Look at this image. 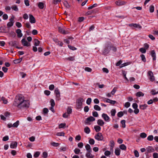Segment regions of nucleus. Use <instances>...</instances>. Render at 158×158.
Segmentation results:
<instances>
[{
	"mask_svg": "<svg viewBox=\"0 0 158 158\" xmlns=\"http://www.w3.org/2000/svg\"><path fill=\"white\" fill-rule=\"evenodd\" d=\"M22 60V58H21L17 59V60H15L14 61V62L15 64H17L18 63H20L21 62Z\"/></svg>",
	"mask_w": 158,
	"mask_h": 158,
	"instance_id": "cd10ccee",
	"label": "nucleus"
},
{
	"mask_svg": "<svg viewBox=\"0 0 158 158\" xmlns=\"http://www.w3.org/2000/svg\"><path fill=\"white\" fill-rule=\"evenodd\" d=\"M85 70L88 72H91L92 71V69L89 67H85Z\"/></svg>",
	"mask_w": 158,
	"mask_h": 158,
	"instance_id": "69168bd1",
	"label": "nucleus"
},
{
	"mask_svg": "<svg viewBox=\"0 0 158 158\" xmlns=\"http://www.w3.org/2000/svg\"><path fill=\"white\" fill-rule=\"evenodd\" d=\"M85 148L89 152H92V149L91 148L90 145L89 144H87L85 146Z\"/></svg>",
	"mask_w": 158,
	"mask_h": 158,
	"instance_id": "aec40b11",
	"label": "nucleus"
},
{
	"mask_svg": "<svg viewBox=\"0 0 158 158\" xmlns=\"http://www.w3.org/2000/svg\"><path fill=\"white\" fill-rule=\"evenodd\" d=\"M129 25L131 27L133 26L135 27L138 28L140 29H141L142 28V27L140 25L136 23H132L129 24Z\"/></svg>",
	"mask_w": 158,
	"mask_h": 158,
	"instance_id": "dca6fc26",
	"label": "nucleus"
},
{
	"mask_svg": "<svg viewBox=\"0 0 158 158\" xmlns=\"http://www.w3.org/2000/svg\"><path fill=\"white\" fill-rule=\"evenodd\" d=\"M66 125L65 123H62L60 124L59 126V128H64Z\"/></svg>",
	"mask_w": 158,
	"mask_h": 158,
	"instance_id": "3c124183",
	"label": "nucleus"
},
{
	"mask_svg": "<svg viewBox=\"0 0 158 158\" xmlns=\"http://www.w3.org/2000/svg\"><path fill=\"white\" fill-rule=\"evenodd\" d=\"M9 45L12 47H15L16 44V41H11L8 43Z\"/></svg>",
	"mask_w": 158,
	"mask_h": 158,
	"instance_id": "6ab92c4d",
	"label": "nucleus"
},
{
	"mask_svg": "<svg viewBox=\"0 0 158 158\" xmlns=\"http://www.w3.org/2000/svg\"><path fill=\"white\" fill-rule=\"evenodd\" d=\"M110 152L108 151H106L104 153V154L105 155V156H109L110 155Z\"/></svg>",
	"mask_w": 158,
	"mask_h": 158,
	"instance_id": "4d7b16f0",
	"label": "nucleus"
},
{
	"mask_svg": "<svg viewBox=\"0 0 158 158\" xmlns=\"http://www.w3.org/2000/svg\"><path fill=\"white\" fill-rule=\"evenodd\" d=\"M112 44L109 43L107 44L106 46L105 49L102 52V53L103 55H106L108 54L111 50V48Z\"/></svg>",
	"mask_w": 158,
	"mask_h": 158,
	"instance_id": "f03ea898",
	"label": "nucleus"
},
{
	"mask_svg": "<svg viewBox=\"0 0 158 158\" xmlns=\"http://www.w3.org/2000/svg\"><path fill=\"white\" fill-rule=\"evenodd\" d=\"M120 148L122 150H126V146L124 144H122L120 145Z\"/></svg>",
	"mask_w": 158,
	"mask_h": 158,
	"instance_id": "2f4dec72",
	"label": "nucleus"
},
{
	"mask_svg": "<svg viewBox=\"0 0 158 158\" xmlns=\"http://www.w3.org/2000/svg\"><path fill=\"white\" fill-rule=\"evenodd\" d=\"M16 26L18 27H20L22 26V24L20 22H16L15 23Z\"/></svg>",
	"mask_w": 158,
	"mask_h": 158,
	"instance_id": "338daca9",
	"label": "nucleus"
},
{
	"mask_svg": "<svg viewBox=\"0 0 158 158\" xmlns=\"http://www.w3.org/2000/svg\"><path fill=\"white\" fill-rule=\"evenodd\" d=\"M91 102V99L90 98H88L86 101V103L88 105H90Z\"/></svg>",
	"mask_w": 158,
	"mask_h": 158,
	"instance_id": "e2e57ef3",
	"label": "nucleus"
},
{
	"mask_svg": "<svg viewBox=\"0 0 158 158\" xmlns=\"http://www.w3.org/2000/svg\"><path fill=\"white\" fill-rule=\"evenodd\" d=\"M120 150L118 148H117L115 150V153L116 156H119L120 155Z\"/></svg>",
	"mask_w": 158,
	"mask_h": 158,
	"instance_id": "4be33fe9",
	"label": "nucleus"
},
{
	"mask_svg": "<svg viewBox=\"0 0 158 158\" xmlns=\"http://www.w3.org/2000/svg\"><path fill=\"white\" fill-rule=\"evenodd\" d=\"M147 134L144 132H143L140 134V137L141 138H144L147 137Z\"/></svg>",
	"mask_w": 158,
	"mask_h": 158,
	"instance_id": "4c0bfd02",
	"label": "nucleus"
},
{
	"mask_svg": "<svg viewBox=\"0 0 158 158\" xmlns=\"http://www.w3.org/2000/svg\"><path fill=\"white\" fill-rule=\"evenodd\" d=\"M116 112V111L115 109H113L111 111V115L112 116H115V113Z\"/></svg>",
	"mask_w": 158,
	"mask_h": 158,
	"instance_id": "e433bc0d",
	"label": "nucleus"
},
{
	"mask_svg": "<svg viewBox=\"0 0 158 158\" xmlns=\"http://www.w3.org/2000/svg\"><path fill=\"white\" fill-rule=\"evenodd\" d=\"M148 75L150 76L149 79L151 81H153L155 80L154 77L153 76V73L151 71L148 72Z\"/></svg>",
	"mask_w": 158,
	"mask_h": 158,
	"instance_id": "423d86ee",
	"label": "nucleus"
},
{
	"mask_svg": "<svg viewBox=\"0 0 158 158\" xmlns=\"http://www.w3.org/2000/svg\"><path fill=\"white\" fill-rule=\"evenodd\" d=\"M58 31L60 33L64 34H66L69 33V32L68 31H65L64 29L60 27L58 28Z\"/></svg>",
	"mask_w": 158,
	"mask_h": 158,
	"instance_id": "9b49d317",
	"label": "nucleus"
},
{
	"mask_svg": "<svg viewBox=\"0 0 158 158\" xmlns=\"http://www.w3.org/2000/svg\"><path fill=\"white\" fill-rule=\"evenodd\" d=\"M77 146L79 148H82L83 146V144L82 142H80L78 143Z\"/></svg>",
	"mask_w": 158,
	"mask_h": 158,
	"instance_id": "bf43d9fd",
	"label": "nucleus"
},
{
	"mask_svg": "<svg viewBox=\"0 0 158 158\" xmlns=\"http://www.w3.org/2000/svg\"><path fill=\"white\" fill-rule=\"evenodd\" d=\"M24 99V97L22 95L20 94L16 96L13 102V105L17 107L20 106L21 104L23 101Z\"/></svg>",
	"mask_w": 158,
	"mask_h": 158,
	"instance_id": "f257e3e1",
	"label": "nucleus"
},
{
	"mask_svg": "<svg viewBox=\"0 0 158 158\" xmlns=\"http://www.w3.org/2000/svg\"><path fill=\"white\" fill-rule=\"evenodd\" d=\"M84 131L86 134H88L89 133L90 130L88 127H86L84 128Z\"/></svg>",
	"mask_w": 158,
	"mask_h": 158,
	"instance_id": "7c9ffc66",
	"label": "nucleus"
},
{
	"mask_svg": "<svg viewBox=\"0 0 158 158\" xmlns=\"http://www.w3.org/2000/svg\"><path fill=\"white\" fill-rule=\"evenodd\" d=\"M121 123L122 124V127L123 128H124L126 127V121L125 120H123L121 121Z\"/></svg>",
	"mask_w": 158,
	"mask_h": 158,
	"instance_id": "c9c22d12",
	"label": "nucleus"
},
{
	"mask_svg": "<svg viewBox=\"0 0 158 158\" xmlns=\"http://www.w3.org/2000/svg\"><path fill=\"white\" fill-rule=\"evenodd\" d=\"M17 145V143L16 142H12L10 144V147L11 148H16Z\"/></svg>",
	"mask_w": 158,
	"mask_h": 158,
	"instance_id": "f3484780",
	"label": "nucleus"
},
{
	"mask_svg": "<svg viewBox=\"0 0 158 158\" xmlns=\"http://www.w3.org/2000/svg\"><path fill=\"white\" fill-rule=\"evenodd\" d=\"M43 157L44 158H46L48 157V153L46 152H44L43 153Z\"/></svg>",
	"mask_w": 158,
	"mask_h": 158,
	"instance_id": "0e129e2a",
	"label": "nucleus"
},
{
	"mask_svg": "<svg viewBox=\"0 0 158 158\" xmlns=\"http://www.w3.org/2000/svg\"><path fill=\"white\" fill-rule=\"evenodd\" d=\"M95 120V118L92 116H90L87 118L85 120V123L88 124L89 122L94 121Z\"/></svg>",
	"mask_w": 158,
	"mask_h": 158,
	"instance_id": "9d476101",
	"label": "nucleus"
},
{
	"mask_svg": "<svg viewBox=\"0 0 158 158\" xmlns=\"http://www.w3.org/2000/svg\"><path fill=\"white\" fill-rule=\"evenodd\" d=\"M148 105L146 104H144L143 105H140L139 106V108L140 109L144 110L146 109V108L147 107Z\"/></svg>",
	"mask_w": 158,
	"mask_h": 158,
	"instance_id": "393cba45",
	"label": "nucleus"
},
{
	"mask_svg": "<svg viewBox=\"0 0 158 158\" xmlns=\"http://www.w3.org/2000/svg\"><path fill=\"white\" fill-rule=\"evenodd\" d=\"M122 73L123 75V76L124 78V79L127 80V81H128V80L127 78L126 77V72L124 70L122 71Z\"/></svg>",
	"mask_w": 158,
	"mask_h": 158,
	"instance_id": "ea45409f",
	"label": "nucleus"
},
{
	"mask_svg": "<svg viewBox=\"0 0 158 158\" xmlns=\"http://www.w3.org/2000/svg\"><path fill=\"white\" fill-rule=\"evenodd\" d=\"M123 115V112L120 111L118 113L117 116L118 117H121Z\"/></svg>",
	"mask_w": 158,
	"mask_h": 158,
	"instance_id": "8fccbe9b",
	"label": "nucleus"
},
{
	"mask_svg": "<svg viewBox=\"0 0 158 158\" xmlns=\"http://www.w3.org/2000/svg\"><path fill=\"white\" fill-rule=\"evenodd\" d=\"M151 54L152 57H153V60H156V54L154 50H153L151 51Z\"/></svg>",
	"mask_w": 158,
	"mask_h": 158,
	"instance_id": "2eb2a0df",
	"label": "nucleus"
},
{
	"mask_svg": "<svg viewBox=\"0 0 158 158\" xmlns=\"http://www.w3.org/2000/svg\"><path fill=\"white\" fill-rule=\"evenodd\" d=\"M85 156L86 157L88 158H93L94 157V156L92 155L90 153V152H88L86 153Z\"/></svg>",
	"mask_w": 158,
	"mask_h": 158,
	"instance_id": "b1692460",
	"label": "nucleus"
},
{
	"mask_svg": "<svg viewBox=\"0 0 158 158\" xmlns=\"http://www.w3.org/2000/svg\"><path fill=\"white\" fill-rule=\"evenodd\" d=\"M94 138L98 141H102L103 139L102 135L101 133H98L96 134L95 135Z\"/></svg>",
	"mask_w": 158,
	"mask_h": 158,
	"instance_id": "39448f33",
	"label": "nucleus"
},
{
	"mask_svg": "<svg viewBox=\"0 0 158 158\" xmlns=\"http://www.w3.org/2000/svg\"><path fill=\"white\" fill-rule=\"evenodd\" d=\"M146 149L148 153L153 152L155 151V149L152 146H148Z\"/></svg>",
	"mask_w": 158,
	"mask_h": 158,
	"instance_id": "ddd939ff",
	"label": "nucleus"
},
{
	"mask_svg": "<svg viewBox=\"0 0 158 158\" xmlns=\"http://www.w3.org/2000/svg\"><path fill=\"white\" fill-rule=\"evenodd\" d=\"M98 124L100 126H102L104 124V121L101 119H98L97 121Z\"/></svg>",
	"mask_w": 158,
	"mask_h": 158,
	"instance_id": "412c9836",
	"label": "nucleus"
},
{
	"mask_svg": "<svg viewBox=\"0 0 158 158\" xmlns=\"http://www.w3.org/2000/svg\"><path fill=\"white\" fill-rule=\"evenodd\" d=\"M94 108L97 110L100 111L101 110L100 107L97 105H95L94 106Z\"/></svg>",
	"mask_w": 158,
	"mask_h": 158,
	"instance_id": "f704fd0d",
	"label": "nucleus"
},
{
	"mask_svg": "<svg viewBox=\"0 0 158 158\" xmlns=\"http://www.w3.org/2000/svg\"><path fill=\"white\" fill-rule=\"evenodd\" d=\"M140 56L142 60L144 62H145L146 61V59L144 55L143 54H142Z\"/></svg>",
	"mask_w": 158,
	"mask_h": 158,
	"instance_id": "864d4df0",
	"label": "nucleus"
},
{
	"mask_svg": "<svg viewBox=\"0 0 158 158\" xmlns=\"http://www.w3.org/2000/svg\"><path fill=\"white\" fill-rule=\"evenodd\" d=\"M51 145L54 147H57L59 145V144L58 143L53 142L51 143Z\"/></svg>",
	"mask_w": 158,
	"mask_h": 158,
	"instance_id": "603ef678",
	"label": "nucleus"
},
{
	"mask_svg": "<svg viewBox=\"0 0 158 158\" xmlns=\"http://www.w3.org/2000/svg\"><path fill=\"white\" fill-rule=\"evenodd\" d=\"M14 22H9V23H8L7 24V27L8 28H10L13 25Z\"/></svg>",
	"mask_w": 158,
	"mask_h": 158,
	"instance_id": "58836bf2",
	"label": "nucleus"
},
{
	"mask_svg": "<svg viewBox=\"0 0 158 158\" xmlns=\"http://www.w3.org/2000/svg\"><path fill=\"white\" fill-rule=\"evenodd\" d=\"M89 143L91 145H93L94 144L95 141L94 140L92 139H90L89 141Z\"/></svg>",
	"mask_w": 158,
	"mask_h": 158,
	"instance_id": "79ce46f5",
	"label": "nucleus"
},
{
	"mask_svg": "<svg viewBox=\"0 0 158 158\" xmlns=\"http://www.w3.org/2000/svg\"><path fill=\"white\" fill-rule=\"evenodd\" d=\"M94 10H92L89 11L86 13V15H91L92 14H93V13H94Z\"/></svg>",
	"mask_w": 158,
	"mask_h": 158,
	"instance_id": "c03bdc74",
	"label": "nucleus"
},
{
	"mask_svg": "<svg viewBox=\"0 0 158 158\" xmlns=\"http://www.w3.org/2000/svg\"><path fill=\"white\" fill-rule=\"evenodd\" d=\"M64 6L67 8H69L70 7V6L67 1H64Z\"/></svg>",
	"mask_w": 158,
	"mask_h": 158,
	"instance_id": "a19ab883",
	"label": "nucleus"
},
{
	"mask_svg": "<svg viewBox=\"0 0 158 158\" xmlns=\"http://www.w3.org/2000/svg\"><path fill=\"white\" fill-rule=\"evenodd\" d=\"M21 42L22 44L24 46L29 47L31 46L30 44L28 43L25 39H23Z\"/></svg>",
	"mask_w": 158,
	"mask_h": 158,
	"instance_id": "1a4fd4ad",
	"label": "nucleus"
},
{
	"mask_svg": "<svg viewBox=\"0 0 158 158\" xmlns=\"http://www.w3.org/2000/svg\"><path fill=\"white\" fill-rule=\"evenodd\" d=\"M19 124V121H17L15 123H14L12 125V127H17Z\"/></svg>",
	"mask_w": 158,
	"mask_h": 158,
	"instance_id": "72a5a7b5",
	"label": "nucleus"
},
{
	"mask_svg": "<svg viewBox=\"0 0 158 158\" xmlns=\"http://www.w3.org/2000/svg\"><path fill=\"white\" fill-rule=\"evenodd\" d=\"M94 128L96 132H99L101 129V127L98 126H94Z\"/></svg>",
	"mask_w": 158,
	"mask_h": 158,
	"instance_id": "c85d7f7f",
	"label": "nucleus"
},
{
	"mask_svg": "<svg viewBox=\"0 0 158 158\" xmlns=\"http://www.w3.org/2000/svg\"><path fill=\"white\" fill-rule=\"evenodd\" d=\"M154 7L153 6H152V5L150 6V11L151 13H152V12H153V11H154Z\"/></svg>",
	"mask_w": 158,
	"mask_h": 158,
	"instance_id": "5fc2aeb1",
	"label": "nucleus"
},
{
	"mask_svg": "<svg viewBox=\"0 0 158 158\" xmlns=\"http://www.w3.org/2000/svg\"><path fill=\"white\" fill-rule=\"evenodd\" d=\"M29 20L31 23H35L36 22L35 18L32 15H29Z\"/></svg>",
	"mask_w": 158,
	"mask_h": 158,
	"instance_id": "f8f14e48",
	"label": "nucleus"
},
{
	"mask_svg": "<svg viewBox=\"0 0 158 158\" xmlns=\"http://www.w3.org/2000/svg\"><path fill=\"white\" fill-rule=\"evenodd\" d=\"M139 51L143 53H144L146 52V50L145 48H141L139 49Z\"/></svg>",
	"mask_w": 158,
	"mask_h": 158,
	"instance_id": "37998d69",
	"label": "nucleus"
},
{
	"mask_svg": "<svg viewBox=\"0 0 158 158\" xmlns=\"http://www.w3.org/2000/svg\"><path fill=\"white\" fill-rule=\"evenodd\" d=\"M129 63L128 62L122 64L120 66V68H122L124 66H125L128 65L129 64Z\"/></svg>",
	"mask_w": 158,
	"mask_h": 158,
	"instance_id": "13d9d810",
	"label": "nucleus"
},
{
	"mask_svg": "<svg viewBox=\"0 0 158 158\" xmlns=\"http://www.w3.org/2000/svg\"><path fill=\"white\" fill-rule=\"evenodd\" d=\"M102 117L106 122H108L110 121V118L105 113L102 114Z\"/></svg>",
	"mask_w": 158,
	"mask_h": 158,
	"instance_id": "6e6552de",
	"label": "nucleus"
},
{
	"mask_svg": "<svg viewBox=\"0 0 158 158\" xmlns=\"http://www.w3.org/2000/svg\"><path fill=\"white\" fill-rule=\"evenodd\" d=\"M93 115L94 117H98V112L96 111H94L93 112Z\"/></svg>",
	"mask_w": 158,
	"mask_h": 158,
	"instance_id": "6e6d98bb",
	"label": "nucleus"
},
{
	"mask_svg": "<svg viewBox=\"0 0 158 158\" xmlns=\"http://www.w3.org/2000/svg\"><path fill=\"white\" fill-rule=\"evenodd\" d=\"M34 40H35V43L34 44V45L35 46H39L40 43V41L39 40L37 39H35Z\"/></svg>",
	"mask_w": 158,
	"mask_h": 158,
	"instance_id": "bb28decb",
	"label": "nucleus"
},
{
	"mask_svg": "<svg viewBox=\"0 0 158 158\" xmlns=\"http://www.w3.org/2000/svg\"><path fill=\"white\" fill-rule=\"evenodd\" d=\"M56 135L58 136H64V133L63 132H57Z\"/></svg>",
	"mask_w": 158,
	"mask_h": 158,
	"instance_id": "09e8293b",
	"label": "nucleus"
},
{
	"mask_svg": "<svg viewBox=\"0 0 158 158\" xmlns=\"http://www.w3.org/2000/svg\"><path fill=\"white\" fill-rule=\"evenodd\" d=\"M153 158H158V153L156 152H154L153 154Z\"/></svg>",
	"mask_w": 158,
	"mask_h": 158,
	"instance_id": "774afa93",
	"label": "nucleus"
},
{
	"mask_svg": "<svg viewBox=\"0 0 158 158\" xmlns=\"http://www.w3.org/2000/svg\"><path fill=\"white\" fill-rule=\"evenodd\" d=\"M11 8L12 10H14L16 11H17L19 10V9H18V8L17 6L15 5H12L11 6Z\"/></svg>",
	"mask_w": 158,
	"mask_h": 158,
	"instance_id": "a878e982",
	"label": "nucleus"
},
{
	"mask_svg": "<svg viewBox=\"0 0 158 158\" xmlns=\"http://www.w3.org/2000/svg\"><path fill=\"white\" fill-rule=\"evenodd\" d=\"M80 152V149L77 148H76L74 150V152L76 154H79Z\"/></svg>",
	"mask_w": 158,
	"mask_h": 158,
	"instance_id": "a18cd8bd",
	"label": "nucleus"
},
{
	"mask_svg": "<svg viewBox=\"0 0 158 158\" xmlns=\"http://www.w3.org/2000/svg\"><path fill=\"white\" fill-rule=\"evenodd\" d=\"M39 7L40 9H43L44 7V4L42 2H40L38 4Z\"/></svg>",
	"mask_w": 158,
	"mask_h": 158,
	"instance_id": "c756f323",
	"label": "nucleus"
},
{
	"mask_svg": "<svg viewBox=\"0 0 158 158\" xmlns=\"http://www.w3.org/2000/svg\"><path fill=\"white\" fill-rule=\"evenodd\" d=\"M72 109L70 107H68L67 109V114L69 115V114L72 113Z\"/></svg>",
	"mask_w": 158,
	"mask_h": 158,
	"instance_id": "473e14b6",
	"label": "nucleus"
},
{
	"mask_svg": "<svg viewBox=\"0 0 158 158\" xmlns=\"http://www.w3.org/2000/svg\"><path fill=\"white\" fill-rule=\"evenodd\" d=\"M40 154V152H37L35 153L34 156L35 157H37L39 156Z\"/></svg>",
	"mask_w": 158,
	"mask_h": 158,
	"instance_id": "680f3d73",
	"label": "nucleus"
},
{
	"mask_svg": "<svg viewBox=\"0 0 158 158\" xmlns=\"http://www.w3.org/2000/svg\"><path fill=\"white\" fill-rule=\"evenodd\" d=\"M50 102L51 106L54 107L55 105V103L53 99H51L50 101Z\"/></svg>",
	"mask_w": 158,
	"mask_h": 158,
	"instance_id": "49530a36",
	"label": "nucleus"
},
{
	"mask_svg": "<svg viewBox=\"0 0 158 158\" xmlns=\"http://www.w3.org/2000/svg\"><path fill=\"white\" fill-rule=\"evenodd\" d=\"M84 101L83 98H79L77 100L76 106L77 109H80L82 108L83 102Z\"/></svg>",
	"mask_w": 158,
	"mask_h": 158,
	"instance_id": "7ed1b4c3",
	"label": "nucleus"
},
{
	"mask_svg": "<svg viewBox=\"0 0 158 158\" xmlns=\"http://www.w3.org/2000/svg\"><path fill=\"white\" fill-rule=\"evenodd\" d=\"M134 153L135 155V156L136 157H138L139 156V153L137 151V150H135L134 151Z\"/></svg>",
	"mask_w": 158,
	"mask_h": 158,
	"instance_id": "052dcab7",
	"label": "nucleus"
},
{
	"mask_svg": "<svg viewBox=\"0 0 158 158\" xmlns=\"http://www.w3.org/2000/svg\"><path fill=\"white\" fill-rule=\"evenodd\" d=\"M136 95L137 97H140V96H143L144 95V94L141 91H139L136 93L135 94Z\"/></svg>",
	"mask_w": 158,
	"mask_h": 158,
	"instance_id": "5701e85b",
	"label": "nucleus"
},
{
	"mask_svg": "<svg viewBox=\"0 0 158 158\" xmlns=\"http://www.w3.org/2000/svg\"><path fill=\"white\" fill-rule=\"evenodd\" d=\"M16 32L17 34V36L19 38H20L23 36V34L21 33V31L20 29H18L16 31Z\"/></svg>",
	"mask_w": 158,
	"mask_h": 158,
	"instance_id": "4468645a",
	"label": "nucleus"
},
{
	"mask_svg": "<svg viewBox=\"0 0 158 158\" xmlns=\"http://www.w3.org/2000/svg\"><path fill=\"white\" fill-rule=\"evenodd\" d=\"M29 106V102L27 100H23V101L22 102L20 106H18V107L20 109L24 108H28Z\"/></svg>",
	"mask_w": 158,
	"mask_h": 158,
	"instance_id": "20e7f679",
	"label": "nucleus"
},
{
	"mask_svg": "<svg viewBox=\"0 0 158 158\" xmlns=\"http://www.w3.org/2000/svg\"><path fill=\"white\" fill-rule=\"evenodd\" d=\"M106 102L108 103H109L112 105H114L116 103V102L115 101H113L109 99H106Z\"/></svg>",
	"mask_w": 158,
	"mask_h": 158,
	"instance_id": "a211bd4d",
	"label": "nucleus"
},
{
	"mask_svg": "<svg viewBox=\"0 0 158 158\" xmlns=\"http://www.w3.org/2000/svg\"><path fill=\"white\" fill-rule=\"evenodd\" d=\"M115 3L118 6H120L125 4L126 2L123 1L119 0L116 1Z\"/></svg>",
	"mask_w": 158,
	"mask_h": 158,
	"instance_id": "0eeeda50",
	"label": "nucleus"
},
{
	"mask_svg": "<svg viewBox=\"0 0 158 158\" xmlns=\"http://www.w3.org/2000/svg\"><path fill=\"white\" fill-rule=\"evenodd\" d=\"M153 139V136L152 135H150L147 138V139L148 141H152Z\"/></svg>",
	"mask_w": 158,
	"mask_h": 158,
	"instance_id": "de8ad7c7",
	"label": "nucleus"
}]
</instances>
